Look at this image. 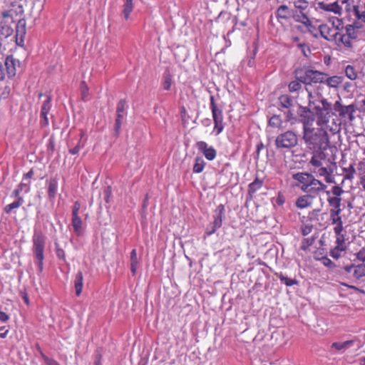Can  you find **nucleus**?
<instances>
[{
  "instance_id": "obj_1",
  "label": "nucleus",
  "mask_w": 365,
  "mask_h": 365,
  "mask_svg": "<svg viewBox=\"0 0 365 365\" xmlns=\"http://www.w3.org/2000/svg\"><path fill=\"white\" fill-rule=\"evenodd\" d=\"M303 139L312 155L317 154H329L327 150L330 148L329 134L324 128H312L303 132Z\"/></svg>"
},
{
  "instance_id": "obj_2",
  "label": "nucleus",
  "mask_w": 365,
  "mask_h": 365,
  "mask_svg": "<svg viewBox=\"0 0 365 365\" xmlns=\"http://www.w3.org/2000/svg\"><path fill=\"white\" fill-rule=\"evenodd\" d=\"M308 91L309 106L312 110L315 118L317 119V124L324 125L329 121L334 106L319 93L314 94Z\"/></svg>"
},
{
  "instance_id": "obj_3",
  "label": "nucleus",
  "mask_w": 365,
  "mask_h": 365,
  "mask_svg": "<svg viewBox=\"0 0 365 365\" xmlns=\"http://www.w3.org/2000/svg\"><path fill=\"white\" fill-rule=\"evenodd\" d=\"M335 158L329 154H317L312 155L309 163L318 168L317 175L323 177L327 183H335L333 173L336 168Z\"/></svg>"
},
{
  "instance_id": "obj_4",
  "label": "nucleus",
  "mask_w": 365,
  "mask_h": 365,
  "mask_svg": "<svg viewBox=\"0 0 365 365\" xmlns=\"http://www.w3.org/2000/svg\"><path fill=\"white\" fill-rule=\"evenodd\" d=\"M293 180L297 181V187L305 193L319 194L327 188V185L309 173L299 172L292 175Z\"/></svg>"
},
{
  "instance_id": "obj_5",
  "label": "nucleus",
  "mask_w": 365,
  "mask_h": 365,
  "mask_svg": "<svg viewBox=\"0 0 365 365\" xmlns=\"http://www.w3.org/2000/svg\"><path fill=\"white\" fill-rule=\"evenodd\" d=\"M296 79L305 85L324 83V80L327 73L314 70L310 66L299 67L294 70Z\"/></svg>"
},
{
  "instance_id": "obj_6",
  "label": "nucleus",
  "mask_w": 365,
  "mask_h": 365,
  "mask_svg": "<svg viewBox=\"0 0 365 365\" xmlns=\"http://www.w3.org/2000/svg\"><path fill=\"white\" fill-rule=\"evenodd\" d=\"M46 236L41 230H35L32 237V251L36 259V265L39 272L43 269L44 250L46 245Z\"/></svg>"
},
{
  "instance_id": "obj_7",
  "label": "nucleus",
  "mask_w": 365,
  "mask_h": 365,
  "mask_svg": "<svg viewBox=\"0 0 365 365\" xmlns=\"http://www.w3.org/2000/svg\"><path fill=\"white\" fill-rule=\"evenodd\" d=\"M279 109L284 112L286 118V121L294 123L297 120V118L294 113V107L295 105L298 106V103L294 101L293 97L288 94L281 95L278 98Z\"/></svg>"
},
{
  "instance_id": "obj_8",
  "label": "nucleus",
  "mask_w": 365,
  "mask_h": 365,
  "mask_svg": "<svg viewBox=\"0 0 365 365\" xmlns=\"http://www.w3.org/2000/svg\"><path fill=\"white\" fill-rule=\"evenodd\" d=\"M210 108L214 122L212 133L217 136L223 131L225 128L223 112L221 108H218L213 95H210Z\"/></svg>"
},
{
  "instance_id": "obj_9",
  "label": "nucleus",
  "mask_w": 365,
  "mask_h": 365,
  "mask_svg": "<svg viewBox=\"0 0 365 365\" xmlns=\"http://www.w3.org/2000/svg\"><path fill=\"white\" fill-rule=\"evenodd\" d=\"M297 113V122L298 121L302 123L303 132L313 128L312 126L316 118L309 105L308 106L298 105V110Z\"/></svg>"
},
{
  "instance_id": "obj_10",
  "label": "nucleus",
  "mask_w": 365,
  "mask_h": 365,
  "mask_svg": "<svg viewBox=\"0 0 365 365\" xmlns=\"http://www.w3.org/2000/svg\"><path fill=\"white\" fill-rule=\"evenodd\" d=\"M338 113L339 118L344 123H347L354 120V113L356 111V106L351 103L349 106H344L340 101H337L334 104V108Z\"/></svg>"
},
{
  "instance_id": "obj_11",
  "label": "nucleus",
  "mask_w": 365,
  "mask_h": 365,
  "mask_svg": "<svg viewBox=\"0 0 365 365\" xmlns=\"http://www.w3.org/2000/svg\"><path fill=\"white\" fill-rule=\"evenodd\" d=\"M297 136L293 131L287 130L279 134L275 139V145L278 149H290L297 145Z\"/></svg>"
},
{
  "instance_id": "obj_12",
  "label": "nucleus",
  "mask_w": 365,
  "mask_h": 365,
  "mask_svg": "<svg viewBox=\"0 0 365 365\" xmlns=\"http://www.w3.org/2000/svg\"><path fill=\"white\" fill-rule=\"evenodd\" d=\"M127 108L126 101L125 99H120L117 104L115 120L113 128V135L118 138L120 133L121 125L127 116Z\"/></svg>"
},
{
  "instance_id": "obj_13",
  "label": "nucleus",
  "mask_w": 365,
  "mask_h": 365,
  "mask_svg": "<svg viewBox=\"0 0 365 365\" xmlns=\"http://www.w3.org/2000/svg\"><path fill=\"white\" fill-rule=\"evenodd\" d=\"M24 11L22 5L19 2H14L8 9L4 10L1 12V18L5 19L6 21L9 19L13 23H16V21L24 16Z\"/></svg>"
},
{
  "instance_id": "obj_14",
  "label": "nucleus",
  "mask_w": 365,
  "mask_h": 365,
  "mask_svg": "<svg viewBox=\"0 0 365 365\" xmlns=\"http://www.w3.org/2000/svg\"><path fill=\"white\" fill-rule=\"evenodd\" d=\"M334 43L338 47H344L346 51H351L354 49V42L348 37L346 33L336 31L334 33Z\"/></svg>"
},
{
  "instance_id": "obj_15",
  "label": "nucleus",
  "mask_w": 365,
  "mask_h": 365,
  "mask_svg": "<svg viewBox=\"0 0 365 365\" xmlns=\"http://www.w3.org/2000/svg\"><path fill=\"white\" fill-rule=\"evenodd\" d=\"M197 150L203 154L207 160H213L217 156V150L213 146H210L208 144L202 140L197 141L195 144Z\"/></svg>"
},
{
  "instance_id": "obj_16",
  "label": "nucleus",
  "mask_w": 365,
  "mask_h": 365,
  "mask_svg": "<svg viewBox=\"0 0 365 365\" xmlns=\"http://www.w3.org/2000/svg\"><path fill=\"white\" fill-rule=\"evenodd\" d=\"M16 42L18 46H23L26 36V22L24 16L16 21Z\"/></svg>"
},
{
  "instance_id": "obj_17",
  "label": "nucleus",
  "mask_w": 365,
  "mask_h": 365,
  "mask_svg": "<svg viewBox=\"0 0 365 365\" xmlns=\"http://www.w3.org/2000/svg\"><path fill=\"white\" fill-rule=\"evenodd\" d=\"M304 11H296L293 14L292 17L296 22L302 24L308 29L309 32H312V29H316V28L312 25L309 16Z\"/></svg>"
},
{
  "instance_id": "obj_18",
  "label": "nucleus",
  "mask_w": 365,
  "mask_h": 365,
  "mask_svg": "<svg viewBox=\"0 0 365 365\" xmlns=\"http://www.w3.org/2000/svg\"><path fill=\"white\" fill-rule=\"evenodd\" d=\"M212 218L213 221L212 222L214 224V227L220 228L222 225L223 220L225 218V209L224 205L220 204L216 207L214 211Z\"/></svg>"
},
{
  "instance_id": "obj_19",
  "label": "nucleus",
  "mask_w": 365,
  "mask_h": 365,
  "mask_svg": "<svg viewBox=\"0 0 365 365\" xmlns=\"http://www.w3.org/2000/svg\"><path fill=\"white\" fill-rule=\"evenodd\" d=\"M318 194L314 193H307L306 195L299 196L295 202L297 207L299 209H304L309 206L313 202L314 199Z\"/></svg>"
},
{
  "instance_id": "obj_20",
  "label": "nucleus",
  "mask_w": 365,
  "mask_h": 365,
  "mask_svg": "<svg viewBox=\"0 0 365 365\" xmlns=\"http://www.w3.org/2000/svg\"><path fill=\"white\" fill-rule=\"evenodd\" d=\"M48 187V197L50 202H53L56 196L58 187V181L56 178H51L46 180Z\"/></svg>"
},
{
  "instance_id": "obj_21",
  "label": "nucleus",
  "mask_w": 365,
  "mask_h": 365,
  "mask_svg": "<svg viewBox=\"0 0 365 365\" xmlns=\"http://www.w3.org/2000/svg\"><path fill=\"white\" fill-rule=\"evenodd\" d=\"M319 31L320 33L321 37L328 41H334V30L333 27H330L329 25L326 24H323L319 25Z\"/></svg>"
},
{
  "instance_id": "obj_22",
  "label": "nucleus",
  "mask_w": 365,
  "mask_h": 365,
  "mask_svg": "<svg viewBox=\"0 0 365 365\" xmlns=\"http://www.w3.org/2000/svg\"><path fill=\"white\" fill-rule=\"evenodd\" d=\"M263 183V180L256 177L253 182L249 184L247 195L250 199H252L255 193L262 188Z\"/></svg>"
},
{
  "instance_id": "obj_23",
  "label": "nucleus",
  "mask_w": 365,
  "mask_h": 365,
  "mask_svg": "<svg viewBox=\"0 0 365 365\" xmlns=\"http://www.w3.org/2000/svg\"><path fill=\"white\" fill-rule=\"evenodd\" d=\"M318 6L319 9L325 11L334 12L336 14H341L342 8L337 2L332 4H325L324 2H319Z\"/></svg>"
},
{
  "instance_id": "obj_24",
  "label": "nucleus",
  "mask_w": 365,
  "mask_h": 365,
  "mask_svg": "<svg viewBox=\"0 0 365 365\" xmlns=\"http://www.w3.org/2000/svg\"><path fill=\"white\" fill-rule=\"evenodd\" d=\"M344 78L339 76H333L329 77L326 76L324 80V84H326L329 88H337L340 84L342 83Z\"/></svg>"
},
{
  "instance_id": "obj_25",
  "label": "nucleus",
  "mask_w": 365,
  "mask_h": 365,
  "mask_svg": "<svg viewBox=\"0 0 365 365\" xmlns=\"http://www.w3.org/2000/svg\"><path fill=\"white\" fill-rule=\"evenodd\" d=\"M83 272L81 271H78L77 274H76L75 279H74V287L76 290V294L77 296H79L83 289Z\"/></svg>"
},
{
  "instance_id": "obj_26",
  "label": "nucleus",
  "mask_w": 365,
  "mask_h": 365,
  "mask_svg": "<svg viewBox=\"0 0 365 365\" xmlns=\"http://www.w3.org/2000/svg\"><path fill=\"white\" fill-rule=\"evenodd\" d=\"M327 202L329 205L331 207L329 211H342L341 206V197H327Z\"/></svg>"
},
{
  "instance_id": "obj_27",
  "label": "nucleus",
  "mask_w": 365,
  "mask_h": 365,
  "mask_svg": "<svg viewBox=\"0 0 365 365\" xmlns=\"http://www.w3.org/2000/svg\"><path fill=\"white\" fill-rule=\"evenodd\" d=\"M364 277H365V263L356 264L353 271V277L359 281Z\"/></svg>"
},
{
  "instance_id": "obj_28",
  "label": "nucleus",
  "mask_w": 365,
  "mask_h": 365,
  "mask_svg": "<svg viewBox=\"0 0 365 365\" xmlns=\"http://www.w3.org/2000/svg\"><path fill=\"white\" fill-rule=\"evenodd\" d=\"M274 275L279 279L282 283L284 284L287 287L298 284L299 283L297 279L289 278L288 277L284 276L282 272H276Z\"/></svg>"
},
{
  "instance_id": "obj_29",
  "label": "nucleus",
  "mask_w": 365,
  "mask_h": 365,
  "mask_svg": "<svg viewBox=\"0 0 365 365\" xmlns=\"http://www.w3.org/2000/svg\"><path fill=\"white\" fill-rule=\"evenodd\" d=\"M123 14L124 18L127 20L129 19L130 14L133 9V0H124Z\"/></svg>"
},
{
  "instance_id": "obj_30",
  "label": "nucleus",
  "mask_w": 365,
  "mask_h": 365,
  "mask_svg": "<svg viewBox=\"0 0 365 365\" xmlns=\"http://www.w3.org/2000/svg\"><path fill=\"white\" fill-rule=\"evenodd\" d=\"M205 162L201 157H196L195 159V164L193 165V173H200L204 170L205 166Z\"/></svg>"
},
{
  "instance_id": "obj_31",
  "label": "nucleus",
  "mask_w": 365,
  "mask_h": 365,
  "mask_svg": "<svg viewBox=\"0 0 365 365\" xmlns=\"http://www.w3.org/2000/svg\"><path fill=\"white\" fill-rule=\"evenodd\" d=\"M82 220L79 216H73L71 225L73 227L74 232L79 235L82 231Z\"/></svg>"
},
{
  "instance_id": "obj_32",
  "label": "nucleus",
  "mask_w": 365,
  "mask_h": 365,
  "mask_svg": "<svg viewBox=\"0 0 365 365\" xmlns=\"http://www.w3.org/2000/svg\"><path fill=\"white\" fill-rule=\"evenodd\" d=\"M289 14V8L286 5H281L278 7L277 11H276V17L279 19H287L289 18L288 16Z\"/></svg>"
},
{
  "instance_id": "obj_33",
  "label": "nucleus",
  "mask_w": 365,
  "mask_h": 365,
  "mask_svg": "<svg viewBox=\"0 0 365 365\" xmlns=\"http://www.w3.org/2000/svg\"><path fill=\"white\" fill-rule=\"evenodd\" d=\"M24 202V198H20L19 200H16L14 202H13L11 204H9L5 206L4 207V212L6 214H10L12 211V210L16 209L21 206Z\"/></svg>"
},
{
  "instance_id": "obj_34",
  "label": "nucleus",
  "mask_w": 365,
  "mask_h": 365,
  "mask_svg": "<svg viewBox=\"0 0 365 365\" xmlns=\"http://www.w3.org/2000/svg\"><path fill=\"white\" fill-rule=\"evenodd\" d=\"M354 340H348L344 342H334L331 345V347L336 349L338 351H341L349 348L354 344Z\"/></svg>"
},
{
  "instance_id": "obj_35",
  "label": "nucleus",
  "mask_w": 365,
  "mask_h": 365,
  "mask_svg": "<svg viewBox=\"0 0 365 365\" xmlns=\"http://www.w3.org/2000/svg\"><path fill=\"white\" fill-rule=\"evenodd\" d=\"M345 33L352 42L357 40L359 38V31L354 29V27L351 26V25H346L345 26Z\"/></svg>"
},
{
  "instance_id": "obj_36",
  "label": "nucleus",
  "mask_w": 365,
  "mask_h": 365,
  "mask_svg": "<svg viewBox=\"0 0 365 365\" xmlns=\"http://www.w3.org/2000/svg\"><path fill=\"white\" fill-rule=\"evenodd\" d=\"M163 88L165 91H169L170 89V87H171L172 76H171L170 73V71L168 70H166L163 73Z\"/></svg>"
},
{
  "instance_id": "obj_37",
  "label": "nucleus",
  "mask_w": 365,
  "mask_h": 365,
  "mask_svg": "<svg viewBox=\"0 0 365 365\" xmlns=\"http://www.w3.org/2000/svg\"><path fill=\"white\" fill-rule=\"evenodd\" d=\"M344 72L346 76L351 81L356 80L358 77V73L353 66H346Z\"/></svg>"
},
{
  "instance_id": "obj_38",
  "label": "nucleus",
  "mask_w": 365,
  "mask_h": 365,
  "mask_svg": "<svg viewBox=\"0 0 365 365\" xmlns=\"http://www.w3.org/2000/svg\"><path fill=\"white\" fill-rule=\"evenodd\" d=\"M293 3L296 9L299 11H305L309 6V2L307 0H290Z\"/></svg>"
},
{
  "instance_id": "obj_39",
  "label": "nucleus",
  "mask_w": 365,
  "mask_h": 365,
  "mask_svg": "<svg viewBox=\"0 0 365 365\" xmlns=\"http://www.w3.org/2000/svg\"><path fill=\"white\" fill-rule=\"evenodd\" d=\"M51 108V97L50 96H46V99L43 101V103L42 104L40 114L48 115Z\"/></svg>"
},
{
  "instance_id": "obj_40",
  "label": "nucleus",
  "mask_w": 365,
  "mask_h": 365,
  "mask_svg": "<svg viewBox=\"0 0 365 365\" xmlns=\"http://www.w3.org/2000/svg\"><path fill=\"white\" fill-rule=\"evenodd\" d=\"M282 124V120L279 115H274L269 120V125L273 128H280Z\"/></svg>"
},
{
  "instance_id": "obj_41",
  "label": "nucleus",
  "mask_w": 365,
  "mask_h": 365,
  "mask_svg": "<svg viewBox=\"0 0 365 365\" xmlns=\"http://www.w3.org/2000/svg\"><path fill=\"white\" fill-rule=\"evenodd\" d=\"M341 212L342 211H329L330 220L332 225L343 222L341 216Z\"/></svg>"
},
{
  "instance_id": "obj_42",
  "label": "nucleus",
  "mask_w": 365,
  "mask_h": 365,
  "mask_svg": "<svg viewBox=\"0 0 365 365\" xmlns=\"http://www.w3.org/2000/svg\"><path fill=\"white\" fill-rule=\"evenodd\" d=\"M302 82L297 79L291 81L288 85V89L289 92H298L302 88Z\"/></svg>"
},
{
  "instance_id": "obj_43",
  "label": "nucleus",
  "mask_w": 365,
  "mask_h": 365,
  "mask_svg": "<svg viewBox=\"0 0 365 365\" xmlns=\"http://www.w3.org/2000/svg\"><path fill=\"white\" fill-rule=\"evenodd\" d=\"M56 255L59 259L63 261H66V255L64 250L60 247V245L58 242L54 243Z\"/></svg>"
},
{
  "instance_id": "obj_44",
  "label": "nucleus",
  "mask_w": 365,
  "mask_h": 365,
  "mask_svg": "<svg viewBox=\"0 0 365 365\" xmlns=\"http://www.w3.org/2000/svg\"><path fill=\"white\" fill-rule=\"evenodd\" d=\"M335 247L341 248L344 250H346V246L345 245V237L344 235H336Z\"/></svg>"
},
{
  "instance_id": "obj_45",
  "label": "nucleus",
  "mask_w": 365,
  "mask_h": 365,
  "mask_svg": "<svg viewBox=\"0 0 365 365\" xmlns=\"http://www.w3.org/2000/svg\"><path fill=\"white\" fill-rule=\"evenodd\" d=\"M314 242V238L313 237H311V238H304L302 242V245H301V250L305 251L307 250L309 247L312 246L313 245Z\"/></svg>"
},
{
  "instance_id": "obj_46",
  "label": "nucleus",
  "mask_w": 365,
  "mask_h": 365,
  "mask_svg": "<svg viewBox=\"0 0 365 365\" xmlns=\"http://www.w3.org/2000/svg\"><path fill=\"white\" fill-rule=\"evenodd\" d=\"M13 28L11 24L9 26H1L0 29V34L4 37H9L13 34Z\"/></svg>"
},
{
  "instance_id": "obj_47",
  "label": "nucleus",
  "mask_w": 365,
  "mask_h": 365,
  "mask_svg": "<svg viewBox=\"0 0 365 365\" xmlns=\"http://www.w3.org/2000/svg\"><path fill=\"white\" fill-rule=\"evenodd\" d=\"M344 170L346 173V174L345 175V179H353L354 175L356 173V170L353 164H351L349 167L347 168H344Z\"/></svg>"
},
{
  "instance_id": "obj_48",
  "label": "nucleus",
  "mask_w": 365,
  "mask_h": 365,
  "mask_svg": "<svg viewBox=\"0 0 365 365\" xmlns=\"http://www.w3.org/2000/svg\"><path fill=\"white\" fill-rule=\"evenodd\" d=\"M81 98L83 101H86L88 96V88L85 81H82L81 84Z\"/></svg>"
},
{
  "instance_id": "obj_49",
  "label": "nucleus",
  "mask_w": 365,
  "mask_h": 365,
  "mask_svg": "<svg viewBox=\"0 0 365 365\" xmlns=\"http://www.w3.org/2000/svg\"><path fill=\"white\" fill-rule=\"evenodd\" d=\"M331 192L334 195L333 197H341V195L344 192V190L340 185H334L332 187Z\"/></svg>"
},
{
  "instance_id": "obj_50",
  "label": "nucleus",
  "mask_w": 365,
  "mask_h": 365,
  "mask_svg": "<svg viewBox=\"0 0 365 365\" xmlns=\"http://www.w3.org/2000/svg\"><path fill=\"white\" fill-rule=\"evenodd\" d=\"M320 260L322 261V264L328 268L334 269L336 267V265L327 257H323L320 259Z\"/></svg>"
},
{
  "instance_id": "obj_51",
  "label": "nucleus",
  "mask_w": 365,
  "mask_h": 365,
  "mask_svg": "<svg viewBox=\"0 0 365 365\" xmlns=\"http://www.w3.org/2000/svg\"><path fill=\"white\" fill-rule=\"evenodd\" d=\"M342 251L345 250L341 248L335 247L334 248L331 250L330 256L335 259H338L341 257V252Z\"/></svg>"
},
{
  "instance_id": "obj_52",
  "label": "nucleus",
  "mask_w": 365,
  "mask_h": 365,
  "mask_svg": "<svg viewBox=\"0 0 365 365\" xmlns=\"http://www.w3.org/2000/svg\"><path fill=\"white\" fill-rule=\"evenodd\" d=\"M21 192H24L25 193H28L30 191L31 187H30V182H21L17 187H16Z\"/></svg>"
},
{
  "instance_id": "obj_53",
  "label": "nucleus",
  "mask_w": 365,
  "mask_h": 365,
  "mask_svg": "<svg viewBox=\"0 0 365 365\" xmlns=\"http://www.w3.org/2000/svg\"><path fill=\"white\" fill-rule=\"evenodd\" d=\"M112 194V188L111 186L108 185L103 189V195H104V200L106 203L109 202V199Z\"/></svg>"
},
{
  "instance_id": "obj_54",
  "label": "nucleus",
  "mask_w": 365,
  "mask_h": 365,
  "mask_svg": "<svg viewBox=\"0 0 365 365\" xmlns=\"http://www.w3.org/2000/svg\"><path fill=\"white\" fill-rule=\"evenodd\" d=\"M220 227H214V224H212V222H211L210 224H209L207 227H206V230H205V235L207 236H210L212 235H213L217 230H218Z\"/></svg>"
},
{
  "instance_id": "obj_55",
  "label": "nucleus",
  "mask_w": 365,
  "mask_h": 365,
  "mask_svg": "<svg viewBox=\"0 0 365 365\" xmlns=\"http://www.w3.org/2000/svg\"><path fill=\"white\" fill-rule=\"evenodd\" d=\"M335 225H336V226L334 227V232L335 233V235H343L342 234V232L344 230L343 222L336 223Z\"/></svg>"
},
{
  "instance_id": "obj_56",
  "label": "nucleus",
  "mask_w": 365,
  "mask_h": 365,
  "mask_svg": "<svg viewBox=\"0 0 365 365\" xmlns=\"http://www.w3.org/2000/svg\"><path fill=\"white\" fill-rule=\"evenodd\" d=\"M312 229H313V226L311 225H303L301 228L302 235H304V236L308 235L312 231Z\"/></svg>"
},
{
  "instance_id": "obj_57",
  "label": "nucleus",
  "mask_w": 365,
  "mask_h": 365,
  "mask_svg": "<svg viewBox=\"0 0 365 365\" xmlns=\"http://www.w3.org/2000/svg\"><path fill=\"white\" fill-rule=\"evenodd\" d=\"M341 284L344 287H347L348 289H352V290H354L356 292H360V293H362V294H365V291L364 289H361L354 285H350L347 283H345V282H341Z\"/></svg>"
},
{
  "instance_id": "obj_58",
  "label": "nucleus",
  "mask_w": 365,
  "mask_h": 365,
  "mask_svg": "<svg viewBox=\"0 0 365 365\" xmlns=\"http://www.w3.org/2000/svg\"><path fill=\"white\" fill-rule=\"evenodd\" d=\"M40 125L41 127H46L48 125V115L40 114Z\"/></svg>"
},
{
  "instance_id": "obj_59",
  "label": "nucleus",
  "mask_w": 365,
  "mask_h": 365,
  "mask_svg": "<svg viewBox=\"0 0 365 365\" xmlns=\"http://www.w3.org/2000/svg\"><path fill=\"white\" fill-rule=\"evenodd\" d=\"M81 209V204L78 201H76L74 202V205L73 206V210H72V217L73 216H78V212H79V210Z\"/></svg>"
},
{
  "instance_id": "obj_60",
  "label": "nucleus",
  "mask_w": 365,
  "mask_h": 365,
  "mask_svg": "<svg viewBox=\"0 0 365 365\" xmlns=\"http://www.w3.org/2000/svg\"><path fill=\"white\" fill-rule=\"evenodd\" d=\"M356 258L361 261L363 263L365 262V248H361L356 255Z\"/></svg>"
},
{
  "instance_id": "obj_61",
  "label": "nucleus",
  "mask_w": 365,
  "mask_h": 365,
  "mask_svg": "<svg viewBox=\"0 0 365 365\" xmlns=\"http://www.w3.org/2000/svg\"><path fill=\"white\" fill-rule=\"evenodd\" d=\"M130 263L138 264V259L135 249H133L130 252Z\"/></svg>"
},
{
  "instance_id": "obj_62",
  "label": "nucleus",
  "mask_w": 365,
  "mask_h": 365,
  "mask_svg": "<svg viewBox=\"0 0 365 365\" xmlns=\"http://www.w3.org/2000/svg\"><path fill=\"white\" fill-rule=\"evenodd\" d=\"M82 146L81 145V140H78V144L73 148L69 149V153L72 155H76L79 153Z\"/></svg>"
},
{
  "instance_id": "obj_63",
  "label": "nucleus",
  "mask_w": 365,
  "mask_h": 365,
  "mask_svg": "<svg viewBox=\"0 0 365 365\" xmlns=\"http://www.w3.org/2000/svg\"><path fill=\"white\" fill-rule=\"evenodd\" d=\"M357 170L360 174H365V159L359 162Z\"/></svg>"
},
{
  "instance_id": "obj_64",
  "label": "nucleus",
  "mask_w": 365,
  "mask_h": 365,
  "mask_svg": "<svg viewBox=\"0 0 365 365\" xmlns=\"http://www.w3.org/2000/svg\"><path fill=\"white\" fill-rule=\"evenodd\" d=\"M45 363L46 365H60L59 363L53 359L45 357Z\"/></svg>"
}]
</instances>
